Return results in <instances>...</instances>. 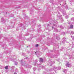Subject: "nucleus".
Listing matches in <instances>:
<instances>
[{"instance_id": "nucleus-16", "label": "nucleus", "mask_w": 74, "mask_h": 74, "mask_svg": "<svg viewBox=\"0 0 74 74\" xmlns=\"http://www.w3.org/2000/svg\"><path fill=\"white\" fill-rule=\"evenodd\" d=\"M60 27L61 28V29H63V27L62 26V25H61L60 26Z\"/></svg>"}, {"instance_id": "nucleus-26", "label": "nucleus", "mask_w": 74, "mask_h": 74, "mask_svg": "<svg viewBox=\"0 0 74 74\" xmlns=\"http://www.w3.org/2000/svg\"><path fill=\"white\" fill-rule=\"evenodd\" d=\"M58 14H60V12H58Z\"/></svg>"}, {"instance_id": "nucleus-30", "label": "nucleus", "mask_w": 74, "mask_h": 74, "mask_svg": "<svg viewBox=\"0 0 74 74\" xmlns=\"http://www.w3.org/2000/svg\"><path fill=\"white\" fill-rule=\"evenodd\" d=\"M52 29H53V27H52Z\"/></svg>"}, {"instance_id": "nucleus-4", "label": "nucleus", "mask_w": 74, "mask_h": 74, "mask_svg": "<svg viewBox=\"0 0 74 74\" xmlns=\"http://www.w3.org/2000/svg\"><path fill=\"white\" fill-rule=\"evenodd\" d=\"M39 69L40 70H41L42 69H45V67L44 66H41L39 67Z\"/></svg>"}, {"instance_id": "nucleus-15", "label": "nucleus", "mask_w": 74, "mask_h": 74, "mask_svg": "<svg viewBox=\"0 0 74 74\" xmlns=\"http://www.w3.org/2000/svg\"><path fill=\"white\" fill-rule=\"evenodd\" d=\"M54 30H55L56 32H58V29H54Z\"/></svg>"}, {"instance_id": "nucleus-6", "label": "nucleus", "mask_w": 74, "mask_h": 74, "mask_svg": "<svg viewBox=\"0 0 74 74\" xmlns=\"http://www.w3.org/2000/svg\"><path fill=\"white\" fill-rule=\"evenodd\" d=\"M53 70L55 71V72H56V70H57V69H58V67H53Z\"/></svg>"}, {"instance_id": "nucleus-17", "label": "nucleus", "mask_w": 74, "mask_h": 74, "mask_svg": "<svg viewBox=\"0 0 74 74\" xmlns=\"http://www.w3.org/2000/svg\"><path fill=\"white\" fill-rule=\"evenodd\" d=\"M62 34L64 36L65 35V33L64 32H63L62 33Z\"/></svg>"}, {"instance_id": "nucleus-9", "label": "nucleus", "mask_w": 74, "mask_h": 74, "mask_svg": "<svg viewBox=\"0 0 74 74\" xmlns=\"http://www.w3.org/2000/svg\"><path fill=\"white\" fill-rule=\"evenodd\" d=\"M39 59L41 62H43V59L41 58H39Z\"/></svg>"}, {"instance_id": "nucleus-27", "label": "nucleus", "mask_w": 74, "mask_h": 74, "mask_svg": "<svg viewBox=\"0 0 74 74\" xmlns=\"http://www.w3.org/2000/svg\"><path fill=\"white\" fill-rule=\"evenodd\" d=\"M47 26H49V25L48 24L47 25Z\"/></svg>"}, {"instance_id": "nucleus-12", "label": "nucleus", "mask_w": 74, "mask_h": 74, "mask_svg": "<svg viewBox=\"0 0 74 74\" xmlns=\"http://www.w3.org/2000/svg\"><path fill=\"white\" fill-rule=\"evenodd\" d=\"M21 71H22V72H23V71H25V70H23V68H21Z\"/></svg>"}, {"instance_id": "nucleus-5", "label": "nucleus", "mask_w": 74, "mask_h": 74, "mask_svg": "<svg viewBox=\"0 0 74 74\" xmlns=\"http://www.w3.org/2000/svg\"><path fill=\"white\" fill-rule=\"evenodd\" d=\"M71 24H74V22L71 23ZM70 25V28L71 29H73V25Z\"/></svg>"}, {"instance_id": "nucleus-18", "label": "nucleus", "mask_w": 74, "mask_h": 74, "mask_svg": "<svg viewBox=\"0 0 74 74\" xmlns=\"http://www.w3.org/2000/svg\"><path fill=\"white\" fill-rule=\"evenodd\" d=\"M71 34H74V32L73 31H71Z\"/></svg>"}, {"instance_id": "nucleus-11", "label": "nucleus", "mask_w": 74, "mask_h": 74, "mask_svg": "<svg viewBox=\"0 0 74 74\" xmlns=\"http://www.w3.org/2000/svg\"><path fill=\"white\" fill-rule=\"evenodd\" d=\"M71 37L72 39L73 40H74V37L73 36H71Z\"/></svg>"}, {"instance_id": "nucleus-20", "label": "nucleus", "mask_w": 74, "mask_h": 74, "mask_svg": "<svg viewBox=\"0 0 74 74\" xmlns=\"http://www.w3.org/2000/svg\"><path fill=\"white\" fill-rule=\"evenodd\" d=\"M68 18H69V16H67V15L65 17V18H66V19H67Z\"/></svg>"}, {"instance_id": "nucleus-28", "label": "nucleus", "mask_w": 74, "mask_h": 74, "mask_svg": "<svg viewBox=\"0 0 74 74\" xmlns=\"http://www.w3.org/2000/svg\"><path fill=\"white\" fill-rule=\"evenodd\" d=\"M3 19H4V18H3H3H2V20H3Z\"/></svg>"}, {"instance_id": "nucleus-8", "label": "nucleus", "mask_w": 74, "mask_h": 74, "mask_svg": "<svg viewBox=\"0 0 74 74\" xmlns=\"http://www.w3.org/2000/svg\"><path fill=\"white\" fill-rule=\"evenodd\" d=\"M62 42L63 44H64V42H65L66 41H65V39H62Z\"/></svg>"}, {"instance_id": "nucleus-35", "label": "nucleus", "mask_w": 74, "mask_h": 74, "mask_svg": "<svg viewBox=\"0 0 74 74\" xmlns=\"http://www.w3.org/2000/svg\"><path fill=\"white\" fill-rule=\"evenodd\" d=\"M30 12H31V11H30Z\"/></svg>"}, {"instance_id": "nucleus-7", "label": "nucleus", "mask_w": 74, "mask_h": 74, "mask_svg": "<svg viewBox=\"0 0 74 74\" xmlns=\"http://www.w3.org/2000/svg\"><path fill=\"white\" fill-rule=\"evenodd\" d=\"M68 70L67 69H64L63 70V72H64V73H65V74H66V73H67V72Z\"/></svg>"}, {"instance_id": "nucleus-34", "label": "nucleus", "mask_w": 74, "mask_h": 74, "mask_svg": "<svg viewBox=\"0 0 74 74\" xmlns=\"http://www.w3.org/2000/svg\"><path fill=\"white\" fill-rule=\"evenodd\" d=\"M73 46H74V45H73Z\"/></svg>"}, {"instance_id": "nucleus-22", "label": "nucleus", "mask_w": 74, "mask_h": 74, "mask_svg": "<svg viewBox=\"0 0 74 74\" xmlns=\"http://www.w3.org/2000/svg\"><path fill=\"white\" fill-rule=\"evenodd\" d=\"M35 54L36 55H37V53H38V52H35Z\"/></svg>"}, {"instance_id": "nucleus-24", "label": "nucleus", "mask_w": 74, "mask_h": 74, "mask_svg": "<svg viewBox=\"0 0 74 74\" xmlns=\"http://www.w3.org/2000/svg\"><path fill=\"white\" fill-rule=\"evenodd\" d=\"M53 26H56V25L55 24H53Z\"/></svg>"}, {"instance_id": "nucleus-36", "label": "nucleus", "mask_w": 74, "mask_h": 74, "mask_svg": "<svg viewBox=\"0 0 74 74\" xmlns=\"http://www.w3.org/2000/svg\"><path fill=\"white\" fill-rule=\"evenodd\" d=\"M50 66H52V65H51Z\"/></svg>"}, {"instance_id": "nucleus-31", "label": "nucleus", "mask_w": 74, "mask_h": 74, "mask_svg": "<svg viewBox=\"0 0 74 74\" xmlns=\"http://www.w3.org/2000/svg\"><path fill=\"white\" fill-rule=\"evenodd\" d=\"M53 74H55L54 73H53Z\"/></svg>"}, {"instance_id": "nucleus-1", "label": "nucleus", "mask_w": 74, "mask_h": 74, "mask_svg": "<svg viewBox=\"0 0 74 74\" xmlns=\"http://www.w3.org/2000/svg\"><path fill=\"white\" fill-rule=\"evenodd\" d=\"M57 16L58 18L60 19V21H61V22H63V19L62 18V15L60 16Z\"/></svg>"}, {"instance_id": "nucleus-23", "label": "nucleus", "mask_w": 74, "mask_h": 74, "mask_svg": "<svg viewBox=\"0 0 74 74\" xmlns=\"http://www.w3.org/2000/svg\"><path fill=\"white\" fill-rule=\"evenodd\" d=\"M33 70H36V68H33Z\"/></svg>"}, {"instance_id": "nucleus-25", "label": "nucleus", "mask_w": 74, "mask_h": 74, "mask_svg": "<svg viewBox=\"0 0 74 74\" xmlns=\"http://www.w3.org/2000/svg\"><path fill=\"white\" fill-rule=\"evenodd\" d=\"M14 74H17V73L16 72H15V73H14Z\"/></svg>"}, {"instance_id": "nucleus-32", "label": "nucleus", "mask_w": 74, "mask_h": 74, "mask_svg": "<svg viewBox=\"0 0 74 74\" xmlns=\"http://www.w3.org/2000/svg\"><path fill=\"white\" fill-rule=\"evenodd\" d=\"M69 59H71V58H69Z\"/></svg>"}, {"instance_id": "nucleus-10", "label": "nucleus", "mask_w": 74, "mask_h": 74, "mask_svg": "<svg viewBox=\"0 0 74 74\" xmlns=\"http://www.w3.org/2000/svg\"><path fill=\"white\" fill-rule=\"evenodd\" d=\"M56 39H57V40H59V39H60V37H59V36H57L56 37Z\"/></svg>"}, {"instance_id": "nucleus-13", "label": "nucleus", "mask_w": 74, "mask_h": 74, "mask_svg": "<svg viewBox=\"0 0 74 74\" xmlns=\"http://www.w3.org/2000/svg\"><path fill=\"white\" fill-rule=\"evenodd\" d=\"M71 21H74V17H73V18H71Z\"/></svg>"}, {"instance_id": "nucleus-33", "label": "nucleus", "mask_w": 74, "mask_h": 74, "mask_svg": "<svg viewBox=\"0 0 74 74\" xmlns=\"http://www.w3.org/2000/svg\"><path fill=\"white\" fill-rule=\"evenodd\" d=\"M57 23H58V22H57Z\"/></svg>"}, {"instance_id": "nucleus-21", "label": "nucleus", "mask_w": 74, "mask_h": 74, "mask_svg": "<svg viewBox=\"0 0 74 74\" xmlns=\"http://www.w3.org/2000/svg\"><path fill=\"white\" fill-rule=\"evenodd\" d=\"M38 46V44L36 45L35 47H37Z\"/></svg>"}, {"instance_id": "nucleus-29", "label": "nucleus", "mask_w": 74, "mask_h": 74, "mask_svg": "<svg viewBox=\"0 0 74 74\" xmlns=\"http://www.w3.org/2000/svg\"><path fill=\"white\" fill-rule=\"evenodd\" d=\"M68 24H69H69H70V23H68Z\"/></svg>"}, {"instance_id": "nucleus-3", "label": "nucleus", "mask_w": 74, "mask_h": 74, "mask_svg": "<svg viewBox=\"0 0 74 74\" xmlns=\"http://www.w3.org/2000/svg\"><path fill=\"white\" fill-rule=\"evenodd\" d=\"M20 63L21 65H25V61H23V60H22L20 61Z\"/></svg>"}, {"instance_id": "nucleus-14", "label": "nucleus", "mask_w": 74, "mask_h": 74, "mask_svg": "<svg viewBox=\"0 0 74 74\" xmlns=\"http://www.w3.org/2000/svg\"><path fill=\"white\" fill-rule=\"evenodd\" d=\"M8 66H5V69H8Z\"/></svg>"}, {"instance_id": "nucleus-2", "label": "nucleus", "mask_w": 74, "mask_h": 74, "mask_svg": "<svg viewBox=\"0 0 74 74\" xmlns=\"http://www.w3.org/2000/svg\"><path fill=\"white\" fill-rule=\"evenodd\" d=\"M66 66L67 67H71V63L69 62H67L66 64Z\"/></svg>"}, {"instance_id": "nucleus-37", "label": "nucleus", "mask_w": 74, "mask_h": 74, "mask_svg": "<svg viewBox=\"0 0 74 74\" xmlns=\"http://www.w3.org/2000/svg\"><path fill=\"white\" fill-rule=\"evenodd\" d=\"M6 14H7V13H6Z\"/></svg>"}, {"instance_id": "nucleus-19", "label": "nucleus", "mask_w": 74, "mask_h": 74, "mask_svg": "<svg viewBox=\"0 0 74 74\" xmlns=\"http://www.w3.org/2000/svg\"><path fill=\"white\" fill-rule=\"evenodd\" d=\"M15 64L16 65L17 64H18V62H15Z\"/></svg>"}]
</instances>
